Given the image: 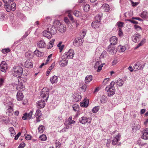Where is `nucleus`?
Here are the masks:
<instances>
[{
	"label": "nucleus",
	"mask_w": 148,
	"mask_h": 148,
	"mask_svg": "<svg viewBox=\"0 0 148 148\" xmlns=\"http://www.w3.org/2000/svg\"><path fill=\"white\" fill-rule=\"evenodd\" d=\"M56 25L58 30L62 33H64L66 30V26L61 24L59 21H57L55 22Z\"/></svg>",
	"instance_id": "39448f33"
},
{
	"label": "nucleus",
	"mask_w": 148,
	"mask_h": 148,
	"mask_svg": "<svg viewBox=\"0 0 148 148\" xmlns=\"http://www.w3.org/2000/svg\"><path fill=\"white\" fill-rule=\"evenodd\" d=\"M9 130L11 133V136L14 137L15 134V132L13 127H10L9 128Z\"/></svg>",
	"instance_id": "e433bc0d"
},
{
	"label": "nucleus",
	"mask_w": 148,
	"mask_h": 148,
	"mask_svg": "<svg viewBox=\"0 0 148 148\" xmlns=\"http://www.w3.org/2000/svg\"><path fill=\"white\" fill-rule=\"evenodd\" d=\"M78 105L76 104L74 105L73 106V110L75 111H76L78 110Z\"/></svg>",
	"instance_id": "4d7b16f0"
},
{
	"label": "nucleus",
	"mask_w": 148,
	"mask_h": 148,
	"mask_svg": "<svg viewBox=\"0 0 148 148\" xmlns=\"http://www.w3.org/2000/svg\"><path fill=\"white\" fill-rule=\"evenodd\" d=\"M25 56L28 58H32L33 57V53L29 51L26 53Z\"/></svg>",
	"instance_id": "c9c22d12"
},
{
	"label": "nucleus",
	"mask_w": 148,
	"mask_h": 148,
	"mask_svg": "<svg viewBox=\"0 0 148 148\" xmlns=\"http://www.w3.org/2000/svg\"><path fill=\"white\" fill-rule=\"evenodd\" d=\"M100 21L96 20L93 21L92 23V26L94 28H98L100 25Z\"/></svg>",
	"instance_id": "5701e85b"
},
{
	"label": "nucleus",
	"mask_w": 148,
	"mask_h": 148,
	"mask_svg": "<svg viewBox=\"0 0 148 148\" xmlns=\"http://www.w3.org/2000/svg\"><path fill=\"white\" fill-rule=\"evenodd\" d=\"M115 83L114 82H112L109 86L106 87L105 89V91L107 92L109 97H111L115 93V91L114 87Z\"/></svg>",
	"instance_id": "7ed1b4c3"
},
{
	"label": "nucleus",
	"mask_w": 148,
	"mask_h": 148,
	"mask_svg": "<svg viewBox=\"0 0 148 148\" xmlns=\"http://www.w3.org/2000/svg\"><path fill=\"white\" fill-rule=\"evenodd\" d=\"M68 121L69 122V123L70 125L72 124H74L75 123V121L73 120H72V118L71 116L68 119Z\"/></svg>",
	"instance_id": "de8ad7c7"
},
{
	"label": "nucleus",
	"mask_w": 148,
	"mask_h": 148,
	"mask_svg": "<svg viewBox=\"0 0 148 148\" xmlns=\"http://www.w3.org/2000/svg\"><path fill=\"white\" fill-rule=\"evenodd\" d=\"M42 35L46 37L48 39L50 38H51V35L47 29L44 31L43 32Z\"/></svg>",
	"instance_id": "393cba45"
},
{
	"label": "nucleus",
	"mask_w": 148,
	"mask_h": 148,
	"mask_svg": "<svg viewBox=\"0 0 148 148\" xmlns=\"http://www.w3.org/2000/svg\"><path fill=\"white\" fill-rule=\"evenodd\" d=\"M45 129V127L44 126L41 125H39L38 128V132L40 133H42Z\"/></svg>",
	"instance_id": "ea45409f"
},
{
	"label": "nucleus",
	"mask_w": 148,
	"mask_h": 148,
	"mask_svg": "<svg viewBox=\"0 0 148 148\" xmlns=\"http://www.w3.org/2000/svg\"><path fill=\"white\" fill-rule=\"evenodd\" d=\"M123 23L121 22H118L117 23V25L119 27H121L123 26Z\"/></svg>",
	"instance_id": "680f3d73"
},
{
	"label": "nucleus",
	"mask_w": 148,
	"mask_h": 148,
	"mask_svg": "<svg viewBox=\"0 0 148 148\" xmlns=\"http://www.w3.org/2000/svg\"><path fill=\"white\" fill-rule=\"evenodd\" d=\"M106 52L105 51H104L102 52V53L100 55V57L101 58H103L104 57H105L106 56Z\"/></svg>",
	"instance_id": "864d4df0"
},
{
	"label": "nucleus",
	"mask_w": 148,
	"mask_h": 148,
	"mask_svg": "<svg viewBox=\"0 0 148 148\" xmlns=\"http://www.w3.org/2000/svg\"><path fill=\"white\" fill-rule=\"evenodd\" d=\"M81 99V96L77 94H75L73 96V100L75 102L78 101L80 100Z\"/></svg>",
	"instance_id": "cd10ccee"
},
{
	"label": "nucleus",
	"mask_w": 148,
	"mask_h": 148,
	"mask_svg": "<svg viewBox=\"0 0 148 148\" xmlns=\"http://www.w3.org/2000/svg\"><path fill=\"white\" fill-rule=\"evenodd\" d=\"M10 7L11 10L12 11H14L16 9V5L15 2L12 1Z\"/></svg>",
	"instance_id": "79ce46f5"
},
{
	"label": "nucleus",
	"mask_w": 148,
	"mask_h": 148,
	"mask_svg": "<svg viewBox=\"0 0 148 148\" xmlns=\"http://www.w3.org/2000/svg\"><path fill=\"white\" fill-rule=\"evenodd\" d=\"M23 69L20 66H16L13 68L12 71L13 75L17 77H19L22 75Z\"/></svg>",
	"instance_id": "f03ea898"
},
{
	"label": "nucleus",
	"mask_w": 148,
	"mask_h": 148,
	"mask_svg": "<svg viewBox=\"0 0 148 148\" xmlns=\"http://www.w3.org/2000/svg\"><path fill=\"white\" fill-rule=\"evenodd\" d=\"M121 138V135L119 134H118L116 135L113 139L112 140V143L114 145H119V143L118 142Z\"/></svg>",
	"instance_id": "ddd939ff"
},
{
	"label": "nucleus",
	"mask_w": 148,
	"mask_h": 148,
	"mask_svg": "<svg viewBox=\"0 0 148 148\" xmlns=\"http://www.w3.org/2000/svg\"><path fill=\"white\" fill-rule=\"evenodd\" d=\"M7 69V64L5 61H2L0 65V69L1 70L4 72L6 71Z\"/></svg>",
	"instance_id": "f8f14e48"
},
{
	"label": "nucleus",
	"mask_w": 148,
	"mask_h": 148,
	"mask_svg": "<svg viewBox=\"0 0 148 148\" xmlns=\"http://www.w3.org/2000/svg\"><path fill=\"white\" fill-rule=\"evenodd\" d=\"M47 29L48 31H49V33H50L51 35L52 34H55L57 32L56 29V27L54 26H49V27L47 28Z\"/></svg>",
	"instance_id": "9b49d317"
},
{
	"label": "nucleus",
	"mask_w": 148,
	"mask_h": 148,
	"mask_svg": "<svg viewBox=\"0 0 148 148\" xmlns=\"http://www.w3.org/2000/svg\"><path fill=\"white\" fill-rule=\"evenodd\" d=\"M55 65V64L54 63H52L51 65L49 67L48 70L47 71V75L48 74H49V73L50 72L51 70L54 67Z\"/></svg>",
	"instance_id": "a18cd8bd"
},
{
	"label": "nucleus",
	"mask_w": 148,
	"mask_h": 148,
	"mask_svg": "<svg viewBox=\"0 0 148 148\" xmlns=\"http://www.w3.org/2000/svg\"><path fill=\"white\" fill-rule=\"evenodd\" d=\"M34 53L37 56L39 57H41L43 56L42 53L39 51L38 50H36L34 52Z\"/></svg>",
	"instance_id": "72a5a7b5"
},
{
	"label": "nucleus",
	"mask_w": 148,
	"mask_h": 148,
	"mask_svg": "<svg viewBox=\"0 0 148 148\" xmlns=\"http://www.w3.org/2000/svg\"><path fill=\"white\" fill-rule=\"evenodd\" d=\"M134 27L135 29H137V30H139L141 29V28L139 26L135 25H134Z\"/></svg>",
	"instance_id": "69168bd1"
},
{
	"label": "nucleus",
	"mask_w": 148,
	"mask_h": 148,
	"mask_svg": "<svg viewBox=\"0 0 148 148\" xmlns=\"http://www.w3.org/2000/svg\"><path fill=\"white\" fill-rule=\"evenodd\" d=\"M107 101V98L106 96H103L100 99V101L101 103H105Z\"/></svg>",
	"instance_id": "58836bf2"
},
{
	"label": "nucleus",
	"mask_w": 148,
	"mask_h": 148,
	"mask_svg": "<svg viewBox=\"0 0 148 148\" xmlns=\"http://www.w3.org/2000/svg\"><path fill=\"white\" fill-rule=\"evenodd\" d=\"M18 78V83L20 84H23V83H24L27 81L26 79L23 78L21 77H19Z\"/></svg>",
	"instance_id": "f704fd0d"
},
{
	"label": "nucleus",
	"mask_w": 148,
	"mask_h": 148,
	"mask_svg": "<svg viewBox=\"0 0 148 148\" xmlns=\"http://www.w3.org/2000/svg\"><path fill=\"white\" fill-rule=\"evenodd\" d=\"M145 40H142L138 45L139 47L142 46L145 42Z\"/></svg>",
	"instance_id": "0e129e2a"
},
{
	"label": "nucleus",
	"mask_w": 148,
	"mask_h": 148,
	"mask_svg": "<svg viewBox=\"0 0 148 148\" xmlns=\"http://www.w3.org/2000/svg\"><path fill=\"white\" fill-rule=\"evenodd\" d=\"M73 14L77 17H79L82 15L81 12L77 10H75L74 11Z\"/></svg>",
	"instance_id": "c03bdc74"
},
{
	"label": "nucleus",
	"mask_w": 148,
	"mask_h": 148,
	"mask_svg": "<svg viewBox=\"0 0 148 148\" xmlns=\"http://www.w3.org/2000/svg\"><path fill=\"white\" fill-rule=\"evenodd\" d=\"M88 104V99H85L84 101L80 103L81 106L84 107H86Z\"/></svg>",
	"instance_id": "bb28decb"
},
{
	"label": "nucleus",
	"mask_w": 148,
	"mask_h": 148,
	"mask_svg": "<svg viewBox=\"0 0 148 148\" xmlns=\"http://www.w3.org/2000/svg\"><path fill=\"white\" fill-rule=\"evenodd\" d=\"M101 8H103L106 12L108 11L110 9L109 5L106 3L103 4L101 6Z\"/></svg>",
	"instance_id": "7c9ffc66"
},
{
	"label": "nucleus",
	"mask_w": 148,
	"mask_h": 148,
	"mask_svg": "<svg viewBox=\"0 0 148 148\" xmlns=\"http://www.w3.org/2000/svg\"><path fill=\"white\" fill-rule=\"evenodd\" d=\"M83 9L85 12L88 11L90 9L89 5L88 4H86L84 6Z\"/></svg>",
	"instance_id": "09e8293b"
},
{
	"label": "nucleus",
	"mask_w": 148,
	"mask_h": 148,
	"mask_svg": "<svg viewBox=\"0 0 148 148\" xmlns=\"http://www.w3.org/2000/svg\"><path fill=\"white\" fill-rule=\"evenodd\" d=\"M21 133L20 132H19L18 134L16 135V136H15L14 139L15 140H17L19 137L21 135Z\"/></svg>",
	"instance_id": "338daca9"
},
{
	"label": "nucleus",
	"mask_w": 148,
	"mask_h": 148,
	"mask_svg": "<svg viewBox=\"0 0 148 148\" xmlns=\"http://www.w3.org/2000/svg\"><path fill=\"white\" fill-rule=\"evenodd\" d=\"M11 2H7L6 3H4L5 8L6 11L7 12H9L11 10L10 5H9V3Z\"/></svg>",
	"instance_id": "c85d7f7f"
},
{
	"label": "nucleus",
	"mask_w": 148,
	"mask_h": 148,
	"mask_svg": "<svg viewBox=\"0 0 148 148\" xmlns=\"http://www.w3.org/2000/svg\"><path fill=\"white\" fill-rule=\"evenodd\" d=\"M99 109V107L98 106H95L93 108L92 110V112L95 113L97 112Z\"/></svg>",
	"instance_id": "8fccbe9b"
},
{
	"label": "nucleus",
	"mask_w": 148,
	"mask_h": 148,
	"mask_svg": "<svg viewBox=\"0 0 148 148\" xmlns=\"http://www.w3.org/2000/svg\"><path fill=\"white\" fill-rule=\"evenodd\" d=\"M86 88V86L84 84L81 87V89L82 92H84L85 91Z\"/></svg>",
	"instance_id": "bf43d9fd"
},
{
	"label": "nucleus",
	"mask_w": 148,
	"mask_h": 148,
	"mask_svg": "<svg viewBox=\"0 0 148 148\" xmlns=\"http://www.w3.org/2000/svg\"><path fill=\"white\" fill-rule=\"evenodd\" d=\"M69 126H67L66 127H64L63 129H62V130H61L60 131V132H66L67 130L69 129Z\"/></svg>",
	"instance_id": "603ef678"
},
{
	"label": "nucleus",
	"mask_w": 148,
	"mask_h": 148,
	"mask_svg": "<svg viewBox=\"0 0 148 148\" xmlns=\"http://www.w3.org/2000/svg\"><path fill=\"white\" fill-rule=\"evenodd\" d=\"M92 80V76L91 75H87L85 78V82L88 84Z\"/></svg>",
	"instance_id": "2f4dec72"
},
{
	"label": "nucleus",
	"mask_w": 148,
	"mask_h": 148,
	"mask_svg": "<svg viewBox=\"0 0 148 148\" xmlns=\"http://www.w3.org/2000/svg\"><path fill=\"white\" fill-rule=\"evenodd\" d=\"M39 138L41 140L45 141L46 140L47 137L45 135L43 134L40 136Z\"/></svg>",
	"instance_id": "49530a36"
},
{
	"label": "nucleus",
	"mask_w": 148,
	"mask_h": 148,
	"mask_svg": "<svg viewBox=\"0 0 148 148\" xmlns=\"http://www.w3.org/2000/svg\"><path fill=\"white\" fill-rule=\"evenodd\" d=\"M16 97L17 100L18 101H21L23 100V93L21 91H18Z\"/></svg>",
	"instance_id": "b1692460"
},
{
	"label": "nucleus",
	"mask_w": 148,
	"mask_h": 148,
	"mask_svg": "<svg viewBox=\"0 0 148 148\" xmlns=\"http://www.w3.org/2000/svg\"><path fill=\"white\" fill-rule=\"evenodd\" d=\"M10 51L9 49H5L2 50V52L4 53H6Z\"/></svg>",
	"instance_id": "13d9d810"
},
{
	"label": "nucleus",
	"mask_w": 148,
	"mask_h": 148,
	"mask_svg": "<svg viewBox=\"0 0 148 148\" xmlns=\"http://www.w3.org/2000/svg\"><path fill=\"white\" fill-rule=\"evenodd\" d=\"M37 45L39 48H42L45 47L46 45L45 41L41 40L38 42Z\"/></svg>",
	"instance_id": "4be33fe9"
},
{
	"label": "nucleus",
	"mask_w": 148,
	"mask_h": 148,
	"mask_svg": "<svg viewBox=\"0 0 148 148\" xmlns=\"http://www.w3.org/2000/svg\"><path fill=\"white\" fill-rule=\"evenodd\" d=\"M40 96L42 98H43L46 97V99L44 100H40L38 101L36 103V105L38 108H41L44 107L45 106V102L47 101L49 97V90L48 89L45 88H43L41 91Z\"/></svg>",
	"instance_id": "f257e3e1"
},
{
	"label": "nucleus",
	"mask_w": 148,
	"mask_h": 148,
	"mask_svg": "<svg viewBox=\"0 0 148 148\" xmlns=\"http://www.w3.org/2000/svg\"><path fill=\"white\" fill-rule=\"evenodd\" d=\"M118 49L119 51L121 52H124L126 49L125 47L124 46H122L120 45L118 46Z\"/></svg>",
	"instance_id": "37998d69"
},
{
	"label": "nucleus",
	"mask_w": 148,
	"mask_h": 148,
	"mask_svg": "<svg viewBox=\"0 0 148 148\" xmlns=\"http://www.w3.org/2000/svg\"><path fill=\"white\" fill-rule=\"evenodd\" d=\"M147 12L146 11H143L141 14V16L143 18H146L148 17Z\"/></svg>",
	"instance_id": "a19ab883"
},
{
	"label": "nucleus",
	"mask_w": 148,
	"mask_h": 148,
	"mask_svg": "<svg viewBox=\"0 0 148 148\" xmlns=\"http://www.w3.org/2000/svg\"><path fill=\"white\" fill-rule=\"evenodd\" d=\"M58 77L56 75H54L53 76L51 77L50 80L51 83L53 84L56 83L58 82Z\"/></svg>",
	"instance_id": "a878e982"
},
{
	"label": "nucleus",
	"mask_w": 148,
	"mask_h": 148,
	"mask_svg": "<svg viewBox=\"0 0 148 148\" xmlns=\"http://www.w3.org/2000/svg\"><path fill=\"white\" fill-rule=\"evenodd\" d=\"M4 105L6 106V113L8 115H11L13 114V107L14 106L12 103L10 101L7 103H5Z\"/></svg>",
	"instance_id": "20e7f679"
},
{
	"label": "nucleus",
	"mask_w": 148,
	"mask_h": 148,
	"mask_svg": "<svg viewBox=\"0 0 148 148\" xmlns=\"http://www.w3.org/2000/svg\"><path fill=\"white\" fill-rule=\"evenodd\" d=\"M143 134L142 138L143 139L146 140L148 139V128L145 129L142 131Z\"/></svg>",
	"instance_id": "aec40b11"
},
{
	"label": "nucleus",
	"mask_w": 148,
	"mask_h": 148,
	"mask_svg": "<svg viewBox=\"0 0 148 148\" xmlns=\"http://www.w3.org/2000/svg\"><path fill=\"white\" fill-rule=\"evenodd\" d=\"M41 116V111L39 110H37L35 115V116L36 118V123L39 122L40 121V118Z\"/></svg>",
	"instance_id": "f3484780"
},
{
	"label": "nucleus",
	"mask_w": 148,
	"mask_h": 148,
	"mask_svg": "<svg viewBox=\"0 0 148 148\" xmlns=\"http://www.w3.org/2000/svg\"><path fill=\"white\" fill-rule=\"evenodd\" d=\"M74 53L73 50L71 49H70L68 51L66 52L63 56L64 58H72L73 57Z\"/></svg>",
	"instance_id": "0eeeda50"
},
{
	"label": "nucleus",
	"mask_w": 148,
	"mask_h": 148,
	"mask_svg": "<svg viewBox=\"0 0 148 148\" xmlns=\"http://www.w3.org/2000/svg\"><path fill=\"white\" fill-rule=\"evenodd\" d=\"M107 51L110 53L112 54L116 53V50L114 47L112 46V45H110L107 48Z\"/></svg>",
	"instance_id": "a211bd4d"
},
{
	"label": "nucleus",
	"mask_w": 148,
	"mask_h": 148,
	"mask_svg": "<svg viewBox=\"0 0 148 148\" xmlns=\"http://www.w3.org/2000/svg\"><path fill=\"white\" fill-rule=\"evenodd\" d=\"M31 136L29 135H27L25 136V138L27 140H29L31 139Z\"/></svg>",
	"instance_id": "774afa93"
},
{
	"label": "nucleus",
	"mask_w": 148,
	"mask_h": 148,
	"mask_svg": "<svg viewBox=\"0 0 148 148\" xmlns=\"http://www.w3.org/2000/svg\"><path fill=\"white\" fill-rule=\"evenodd\" d=\"M104 64H102L101 61H97L95 63L94 66V68L97 70V72H100L102 69V68Z\"/></svg>",
	"instance_id": "6e6552de"
},
{
	"label": "nucleus",
	"mask_w": 148,
	"mask_h": 148,
	"mask_svg": "<svg viewBox=\"0 0 148 148\" xmlns=\"http://www.w3.org/2000/svg\"><path fill=\"white\" fill-rule=\"evenodd\" d=\"M64 58L63 56H62L61 58V60H60L59 64L61 66L64 67L66 66L68 63V60Z\"/></svg>",
	"instance_id": "2eb2a0df"
},
{
	"label": "nucleus",
	"mask_w": 148,
	"mask_h": 148,
	"mask_svg": "<svg viewBox=\"0 0 148 148\" xmlns=\"http://www.w3.org/2000/svg\"><path fill=\"white\" fill-rule=\"evenodd\" d=\"M16 89L19 90H25V86L22 84H20L18 83V84L16 86Z\"/></svg>",
	"instance_id": "c756f323"
},
{
	"label": "nucleus",
	"mask_w": 148,
	"mask_h": 148,
	"mask_svg": "<svg viewBox=\"0 0 148 148\" xmlns=\"http://www.w3.org/2000/svg\"><path fill=\"white\" fill-rule=\"evenodd\" d=\"M101 16L99 15H97L95 16V18L97 20H99V21H100V20H101Z\"/></svg>",
	"instance_id": "e2e57ef3"
},
{
	"label": "nucleus",
	"mask_w": 148,
	"mask_h": 148,
	"mask_svg": "<svg viewBox=\"0 0 148 148\" xmlns=\"http://www.w3.org/2000/svg\"><path fill=\"white\" fill-rule=\"evenodd\" d=\"M25 146V144L24 143H21L19 145L18 148H24Z\"/></svg>",
	"instance_id": "6e6d98bb"
},
{
	"label": "nucleus",
	"mask_w": 148,
	"mask_h": 148,
	"mask_svg": "<svg viewBox=\"0 0 148 148\" xmlns=\"http://www.w3.org/2000/svg\"><path fill=\"white\" fill-rule=\"evenodd\" d=\"M145 64V63L144 64L142 65L140 62H138L134 64L133 66L134 70L136 71L143 69L144 67Z\"/></svg>",
	"instance_id": "1a4fd4ad"
},
{
	"label": "nucleus",
	"mask_w": 148,
	"mask_h": 148,
	"mask_svg": "<svg viewBox=\"0 0 148 148\" xmlns=\"http://www.w3.org/2000/svg\"><path fill=\"white\" fill-rule=\"evenodd\" d=\"M132 40L135 42H136L141 38V36L138 33H136L132 37Z\"/></svg>",
	"instance_id": "4468645a"
},
{
	"label": "nucleus",
	"mask_w": 148,
	"mask_h": 148,
	"mask_svg": "<svg viewBox=\"0 0 148 148\" xmlns=\"http://www.w3.org/2000/svg\"><path fill=\"white\" fill-rule=\"evenodd\" d=\"M116 84L119 86H121L123 85V82L121 79L118 78L117 79Z\"/></svg>",
	"instance_id": "473e14b6"
},
{
	"label": "nucleus",
	"mask_w": 148,
	"mask_h": 148,
	"mask_svg": "<svg viewBox=\"0 0 148 148\" xmlns=\"http://www.w3.org/2000/svg\"><path fill=\"white\" fill-rule=\"evenodd\" d=\"M82 39L80 38H75L73 42V44L75 46H78L82 43Z\"/></svg>",
	"instance_id": "dca6fc26"
},
{
	"label": "nucleus",
	"mask_w": 148,
	"mask_h": 148,
	"mask_svg": "<svg viewBox=\"0 0 148 148\" xmlns=\"http://www.w3.org/2000/svg\"><path fill=\"white\" fill-rule=\"evenodd\" d=\"M118 40L117 38L115 36L112 37L110 39V45H116L118 42Z\"/></svg>",
	"instance_id": "6ab92c4d"
},
{
	"label": "nucleus",
	"mask_w": 148,
	"mask_h": 148,
	"mask_svg": "<svg viewBox=\"0 0 148 148\" xmlns=\"http://www.w3.org/2000/svg\"><path fill=\"white\" fill-rule=\"evenodd\" d=\"M56 148H60L61 143L59 141H56L55 143Z\"/></svg>",
	"instance_id": "5fc2aeb1"
},
{
	"label": "nucleus",
	"mask_w": 148,
	"mask_h": 148,
	"mask_svg": "<svg viewBox=\"0 0 148 148\" xmlns=\"http://www.w3.org/2000/svg\"><path fill=\"white\" fill-rule=\"evenodd\" d=\"M33 113V111H31L29 113L27 114V113H25L23 114L22 119L24 120H26L27 119H31Z\"/></svg>",
	"instance_id": "9d476101"
},
{
	"label": "nucleus",
	"mask_w": 148,
	"mask_h": 148,
	"mask_svg": "<svg viewBox=\"0 0 148 148\" xmlns=\"http://www.w3.org/2000/svg\"><path fill=\"white\" fill-rule=\"evenodd\" d=\"M52 54L49 55L48 56L47 59L46 60V62H45V64H47L48 63V62L49 61L50 58L52 57Z\"/></svg>",
	"instance_id": "052dcab7"
},
{
	"label": "nucleus",
	"mask_w": 148,
	"mask_h": 148,
	"mask_svg": "<svg viewBox=\"0 0 148 148\" xmlns=\"http://www.w3.org/2000/svg\"><path fill=\"white\" fill-rule=\"evenodd\" d=\"M91 120V118H88L86 116H83L79 119V121L80 123L83 124H85L87 123H90Z\"/></svg>",
	"instance_id": "423d86ee"
},
{
	"label": "nucleus",
	"mask_w": 148,
	"mask_h": 148,
	"mask_svg": "<svg viewBox=\"0 0 148 148\" xmlns=\"http://www.w3.org/2000/svg\"><path fill=\"white\" fill-rule=\"evenodd\" d=\"M25 66L26 68H31L33 66V64L31 60H27L25 62Z\"/></svg>",
	"instance_id": "412c9836"
},
{
	"label": "nucleus",
	"mask_w": 148,
	"mask_h": 148,
	"mask_svg": "<svg viewBox=\"0 0 148 148\" xmlns=\"http://www.w3.org/2000/svg\"><path fill=\"white\" fill-rule=\"evenodd\" d=\"M55 39H53L52 40L49 42V47L51 48H52L53 47V45L54 43V42L55 41Z\"/></svg>",
	"instance_id": "3c124183"
},
{
	"label": "nucleus",
	"mask_w": 148,
	"mask_h": 148,
	"mask_svg": "<svg viewBox=\"0 0 148 148\" xmlns=\"http://www.w3.org/2000/svg\"><path fill=\"white\" fill-rule=\"evenodd\" d=\"M71 12H72V11L71 10H68L66 12V13L68 14V16L69 17L71 21H73V18L71 14Z\"/></svg>",
	"instance_id": "4c0bfd02"
}]
</instances>
